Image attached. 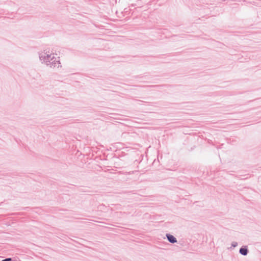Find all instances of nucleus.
I'll return each mask as SVG.
<instances>
[{"mask_svg": "<svg viewBox=\"0 0 261 261\" xmlns=\"http://www.w3.org/2000/svg\"><path fill=\"white\" fill-rule=\"evenodd\" d=\"M39 59L42 63H45L47 66L51 68L61 67V62L59 60L57 61L54 54L50 52L47 49L39 53Z\"/></svg>", "mask_w": 261, "mask_h": 261, "instance_id": "f257e3e1", "label": "nucleus"}, {"mask_svg": "<svg viewBox=\"0 0 261 261\" xmlns=\"http://www.w3.org/2000/svg\"><path fill=\"white\" fill-rule=\"evenodd\" d=\"M249 252V250L247 246H243L240 248L239 253L244 256H246Z\"/></svg>", "mask_w": 261, "mask_h": 261, "instance_id": "f03ea898", "label": "nucleus"}, {"mask_svg": "<svg viewBox=\"0 0 261 261\" xmlns=\"http://www.w3.org/2000/svg\"><path fill=\"white\" fill-rule=\"evenodd\" d=\"M166 236L168 241L170 243L173 244V243L177 242L176 238L175 237H174L173 235L169 234V233H167Z\"/></svg>", "mask_w": 261, "mask_h": 261, "instance_id": "7ed1b4c3", "label": "nucleus"}, {"mask_svg": "<svg viewBox=\"0 0 261 261\" xmlns=\"http://www.w3.org/2000/svg\"><path fill=\"white\" fill-rule=\"evenodd\" d=\"M238 246V243L236 242H232L231 243V247H236Z\"/></svg>", "mask_w": 261, "mask_h": 261, "instance_id": "20e7f679", "label": "nucleus"}, {"mask_svg": "<svg viewBox=\"0 0 261 261\" xmlns=\"http://www.w3.org/2000/svg\"><path fill=\"white\" fill-rule=\"evenodd\" d=\"M12 259L11 258H7L4 259H3L2 261H11Z\"/></svg>", "mask_w": 261, "mask_h": 261, "instance_id": "39448f33", "label": "nucleus"}, {"mask_svg": "<svg viewBox=\"0 0 261 261\" xmlns=\"http://www.w3.org/2000/svg\"><path fill=\"white\" fill-rule=\"evenodd\" d=\"M135 172H136V171H133L132 172V173H134Z\"/></svg>", "mask_w": 261, "mask_h": 261, "instance_id": "423d86ee", "label": "nucleus"}]
</instances>
